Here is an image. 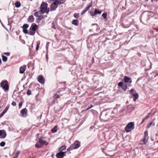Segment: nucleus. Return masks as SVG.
<instances>
[{"instance_id": "34", "label": "nucleus", "mask_w": 158, "mask_h": 158, "mask_svg": "<svg viewBox=\"0 0 158 158\" xmlns=\"http://www.w3.org/2000/svg\"><path fill=\"white\" fill-rule=\"evenodd\" d=\"M5 142H3V141L1 142L0 143V146H1V147H4L5 146Z\"/></svg>"}, {"instance_id": "15", "label": "nucleus", "mask_w": 158, "mask_h": 158, "mask_svg": "<svg viewBox=\"0 0 158 158\" xmlns=\"http://www.w3.org/2000/svg\"><path fill=\"white\" fill-rule=\"evenodd\" d=\"M27 112V110L26 108H24L22 109L20 111V113L23 116L24 114H26Z\"/></svg>"}, {"instance_id": "64", "label": "nucleus", "mask_w": 158, "mask_h": 158, "mask_svg": "<svg viewBox=\"0 0 158 158\" xmlns=\"http://www.w3.org/2000/svg\"><path fill=\"white\" fill-rule=\"evenodd\" d=\"M156 136H158V134H156Z\"/></svg>"}, {"instance_id": "26", "label": "nucleus", "mask_w": 158, "mask_h": 158, "mask_svg": "<svg viewBox=\"0 0 158 158\" xmlns=\"http://www.w3.org/2000/svg\"><path fill=\"white\" fill-rule=\"evenodd\" d=\"M51 131L53 133H55L57 131V127L56 126H55L54 127L52 128L51 130Z\"/></svg>"}, {"instance_id": "27", "label": "nucleus", "mask_w": 158, "mask_h": 158, "mask_svg": "<svg viewBox=\"0 0 158 158\" xmlns=\"http://www.w3.org/2000/svg\"><path fill=\"white\" fill-rule=\"evenodd\" d=\"M2 60L3 61L6 62L7 60V58L6 56H4V55H2Z\"/></svg>"}, {"instance_id": "30", "label": "nucleus", "mask_w": 158, "mask_h": 158, "mask_svg": "<svg viewBox=\"0 0 158 158\" xmlns=\"http://www.w3.org/2000/svg\"><path fill=\"white\" fill-rule=\"evenodd\" d=\"M142 141L143 142L141 143L142 144H145L146 143V141H147V140H146V138H145L144 137V138L142 140Z\"/></svg>"}, {"instance_id": "10", "label": "nucleus", "mask_w": 158, "mask_h": 158, "mask_svg": "<svg viewBox=\"0 0 158 158\" xmlns=\"http://www.w3.org/2000/svg\"><path fill=\"white\" fill-rule=\"evenodd\" d=\"M124 81L125 83H127L128 82H129L130 84L132 82V80L131 78L127 76H125L124 77Z\"/></svg>"}, {"instance_id": "50", "label": "nucleus", "mask_w": 158, "mask_h": 158, "mask_svg": "<svg viewBox=\"0 0 158 158\" xmlns=\"http://www.w3.org/2000/svg\"><path fill=\"white\" fill-rule=\"evenodd\" d=\"M57 3L58 4V5L59 4H63V2H60V1H59L58 0H57Z\"/></svg>"}, {"instance_id": "2", "label": "nucleus", "mask_w": 158, "mask_h": 158, "mask_svg": "<svg viewBox=\"0 0 158 158\" xmlns=\"http://www.w3.org/2000/svg\"><path fill=\"white\" fill-rule=\"evenodd\" d=\"M0 86L6 92L8 91L9 86L6 80L2 81L0 83Z\"/></svg>"}, {"instance_id": "54", "label": "nucleus", "mask_w": 158, "mask_h": 158, "mask_svg": "<svg viewBox=\"0 0 158 158\" xmlns=\"http://www.w3.org/2000/svg\"><path fill=\"white\" fill-rule=\"evenodd\" d=\"M46 57L47 60L48 59V52H46Z\"/></svg>"}, {"instance_id": "31", "label": "nucleus", "mask_w": 158, "mask_h": 158, "mask_svg": "<svg viewBox=\"0 0 158 158\" xmlns=\"http://www.w3.org/2000/svg\"><path fill=\"white\" fill-rule=\"evenodd\" d=\"M73 149H74V148H73V147L72 146V145H71L67 149V150L68 151H69Z\"/></svg>"}, {"instance_id": "12", "label": "nucleus", "mask_w": 158, "mask_h": 158, "mask_svg": "<svg viewBox=\"0 0 158 158\" xmlns=\"http://www.w3.org/2000/svg\"><path fill=\"white\" fill-rule=\"evenodd\" d=\"M26 65H24L21 66L19 69V72L20 73H23L26 69Z\"/></svg>"}, {"instance_id": "59", "label": "nucleus", "mask_w": 158, "mask_h": 158, "mask_svg": "<svg viewBox=\"0 0 158 158\" xmlns=\"http://www.w3.org/2000/svg\"><path fill=\"white\" fill-rule=\"evenodd\" d=\"M49 42H48L47 43V44H46V45H47L49 44Z\"/></svg>"}, {"instance_id": "33", "label": "nucleus", "mask_w": 158, "mask_h": 158, "mask_svg": "<svg viewBox=\"0 0 158 158\" xmlns=\"http://www.w3.org/2000/svg\"><path fill=\"white\" fill-rule=\"evenodd\" d=\"M102 16L104 19H106L107 17V14L106 13H103Z\"/></svg>"}, {"instance_id": "41", "label": "nucleus", "mask_w": 158, "mask_h": 158, "mask_svg": "<svg viewBox=\"0 0 158 158\" xmlns=\"http://www.w3.org/2000/svg\"><path fill=\"white\" fill-rule=\"evenodd\" d=\"M35 146L36 148H40L41 147V146L40 145H39L38 144H37V143L35 144Z\"/></svg>"}, {"instance_id": "46", "label": "nucleus", "mask_w": 158, "mask_h": 158, "mask_svg": "<svg viewBox=\"0 0 158 158\" xmlns=\"http://www.w3.org/2000/svg\"><path fill=\"white\" fill-rule=\"evenodd\" d=\"M135 90H134V89H131L130 91V92L132 94H133V92H135Z\"/></svg>"}, {"instance_id": "8", "label": "nucleus", "mask_w": 158, "mask_h": 158, "mask_svg": "<svg viewBox=\"0 0 158 158\" xmlns=\"http://www.w3.org/2000/svg\"><path fill=\"white\" fill-rule=\"evenodd\" d=\"M92 6V4H89L88 6L86 8H85V9L83 10L81 12V15H82L83 14L85 13L86 12H87L89 9L90 8V7Z\"/></svg>"}, {"instance_id": "20", "label": "nucleus", "mask_w": 158, "mask_h": 158, "mask_svg": "<svg viewBox=\"0 0 158 158\" xmlns=\"http://www.w3.org/2000/svg\"><path fill=\"white\" fill-rule=\"evenodd\" d=\"M102 11L101 10H99L96 9L94 11V14L95 15L98 14H100L101 13Z\"/></svg>"}, {"instance_id": "47", "label": "nucleus", "mask_w": 158, "mask_h": 158, "mask_svg": "<svg viewBox=\"0 0 158 158\" xmlns=\"http://www.w3.org/2000/svg\"><path fill=\"white\" fill-rule=\"evenodd\" d=\"M50 11V10H49V8H47V10H46V11L45 12V13L47 14H48V13H49V12Z\"/></svg>"}, {"instance_id": "18", "label": "nucleus", "mask_w": 158, "mask_h": 158, "mask_svg": "<svg viewBox=\"0 0 158 158\" xmlns=\"http://www.w3.org/2000/svg\"><path fill=\"white\" fill-rule=\"evenodd\" d=\"M57 7V6H55L51 4V6H50L51 11H52L53 10H55Z\"/></svg>"}, {"instance_id": "32", "label": "nucleus", "mask_w": 158, "mask_h": 158, "mask_svg": "<svg viewBox=\"0 0 158 158\" xmlns=\"http://www.w3.org/2000/svg\"><path fill=\"white\" fill-rule=\"evenodd\" d=\"M23 31L25 34H29L28 30L27 29H23Z\"/></svg>"}, {"instance_id": "48", "label": "nucleus", "mask_w": 158, "mask_h": 158, "mask_svg": "<svg viewBox=\"0 0 158 158\" xmlns=\"http://www.w3.org/2000/svg\"><path fill=\"white\" fill-rule=\"evenodd\" d=\"M19 153H20V152L19 151H18L15 154V155L16 156L18 157Z\"/></svg>"}, {"instance_id": "35", "label": "nucleus", "mask_w": 158, "mask_h": 158, "mask_svg": "<svg viewBox=\"0 0 158 158\" xmlns=\"http://www.w3.org/2000/svg\"><path fill=\"white\" fill-rule=\"evenodd\" d=\"M79 13H78V14L75 13L74 14L73 16H74V17L75 18H78L79 17Z\"/></svg>"}, {"instance_id": "11", "label": "nucleus", "mask_w": 158, "mask_h": 158, "mask_svg": "<svg viewBox=\"0 0 158 158\" xmlns=\"http://www.w3.org/2000/svg\"><path fill=\"white\" fill-rule=\"evenodd\" d=\"M2 135V136L1 137V138H4L6 137V134L5 131L4 130H0V136Z\"/></svg>"}, {"instance_id": "23", "label": "nucleus", "mask_w": 158, "mask_h": 158, "mask_svg": "<svg viewBox=\"0 0 158 158\" xmlns=\"http://www.w3.org/2000/svg\"><path fill=\"white\" fill-rule=\"evenodd\" d=\"M15 5L16 7L17 8H19L21 6V4L19 2L17 1L15 3Z\"/></svg>"}, {"instance_id": "22", "label": "nucleus", "mask_w": 158, "mask_h": 158, "mask_svg": "<svg viewBox=\"0 0 158 158\" xmlns=\"http://www.w3.org/2000/svg\"><path fill=\"white\" fill-rule=\"evenodd\" d=\"M38 18L37 19V20L39 21H40L41 20L43 19L45 17L44 16L42 15H39V16H38ZM45 17H47V16H46Z\"/></svg>"}, {"instance_id": "40", "label": "nucleus", "mask_w": 158, "mask_h": 158, "mask_svg": "<svg viewBox=\"0 0 158 158\" xmlns=\"http://www.w3.org/2000/svg\"><path fill=\"white\" fill-rule=\"evenodd\" d=\"M89 14L91 16H95V15L94 14V13L93 11H90Z\"/></svg>"}, {"instance_id": "44", "label": "nucleus", "mask_w": 158, "mask_h": 158, "mask_svg": "<svg viewBox=\"0 0 158 158\" xmlns=\"http://www.w3.org/2000/svg\"><path fill=\"white\" fill-rule=\"evenodd\" d=\"M148 135V132L147 131H145L144 132V136L145 138H146Z\"/></svg>"}, {"instance_id": "49", "label": "nucleus", "mask_w": 158, "mask_h": 158, "mask_svg": "<svg viewBox=\"0 0 158 158\" xmlns=\"http://www.w3.org/2000/svg\"><path fill=\"white\" fill-rule=\"evenodd\" d=\"M52 27L53 28L55 29V27L53 22L52 23Z\"/></svg>"}, {"instance_id": "58", "label": "nucleus", "mask_w": 158, "mask_h": 158, "mask_svg": "<svg viewBox=\"0 0 158 158\" xmlns=\"http://www.w3.org/2000/svg\"><path fill=\"white\" fill-rule=\"evenodd\" d=\"M93 107V106H92V105H91V106H90L89 107V108H90H90H91V107Z\"/></svg>"}, {"instance_id": "1", "label": "nucleus", "mask_w": 158, "mask_h": 158, "mask_svg": "<svg viewBox=\"0 0 158 158\" xmlns=\"http://www.w3.org/2000/svg\"><path fill=\"white\" fill-rule=\"evenodd\" d=\"M37 27L38 26L35 23H32L30 28V31L29 32V34L31 35H34Z\"/></svg>"}, {"instance_id": "56", "label": "nucleus", "mask_w": 158, "mask_h": 158, "mask_svg": "<svg viewBox=\"0 0 158 158\" xmlns=\"http://www.w3.org/2000/svg\"><path fill=\"white\" fill-rule=\"evenodd\" d=\"M17 157H18L16 156L15 155L13 158H17Z\"/></svg>"}, {"instance_id": "3", "label": "nucleus", "mask_w": 158, "mask_h": 158, "mask_svg": "<svg viewBox=\"0 0 158 158\" xmlns=\"http://www.w3.org/2000/svg\"><path fill=\"white\" fill-rule=\"evenodd\" d=\"M48 4L45 2H43L40 6V12L42 14L44 13L47 8Z\"/></svg>"}, {"instance_id": "51", "label": "nucleus", "mask_w": 158, "mask_h": 158, "mask_svg": "<svg viewBox=\"0 0 158 158\" xmlns=\"http://www.w3.org/2000/svg\"><path fill=\"white\" fill-rule=\"evenodd\" d=\"M11 104L13 106H16V103L15 102H14L12 103Z\"/></svg>"}, {"instance_id": "61", "label": "nucleus", "mask_w": 158, "mask_h": 158, "mask_svg": "<svg viewBox=\"0 0 158 158\" xmlns=\"http://www.w3.org/2000/svg\"><path fill=\"white\" fill-rule=\"evenodd\" d=\"M131 85V84H129V86H130Z\"/></svg>"}, {"instance_id": "36", "label": "nucleus", "mask_w": 158, "mask_h": 158, "mask_svg": "<svg viewBox=\"0 0 158 158\" xmlns=\"http://www.w3.org/2000/svg\"><path fill=\"white\" fill-rule=\"evenodd\" d=\"M122 88L124 91H125L127 89V85H124Z\"/></svg>"}, {"instance_id": "62", "label": "nucleus", "mask_w": 158, "mask_h": 158, "mask_svg": "<svg viewBox=\"0 0 158 158\" xmlns=\"http://www.w3.org/2000/svg\"><path fill=\"white\" fill-rule=\"evenodd\" d=\"M156 2H158V0H155Z\"/></svg>"}, {"instance_id": "37", "label": "nucleus", "mask_w": 158, "mask_h": 158, "mask_svg": "<svg viewBox=\"0 0 158 158\" xmlns=\"http://www.w3.org/2000/svg\"><path fill=\"white\" fill-rule=\"evenodd\" d=\"M27 95H30L31 94V91L30 90L28 89L27 92Z\"/></svg>"}, {"instance_id": "4", "label": "nucleus", "mask_w": 158, "mask_h": 158, "mask_svg": "<svg viewBox=\"0 0 158 158\" xmlns=\"http://www.w3.org/2000/svg\"><path fill=\"white\" fill-rule=\"evenodd\" d=\"M134 128V123L133 122H131L129 123L126 126L125 128L126 131L127 132H129L131 131L130 129H133Z\"/></svg>"}, {"instance_id": "45", "label": "nucleus", "mask_w": 158, "mask_h": 158, "mask_svg": "<svg viewBox=\"0 0 158 158\" xmlns=\"http://www.w3.org/2000/svg\"><path fill=\"white\" fill-rule=\"evenodd\" d=\"M4 54L7 56H9L10 54V53L9 52H4Z\"/></svg>"}, {"instance_id": "55", "label": "nucleus", "mask_w": 158, "mask_h": 158, "mask_svg": "<svg viewBox=\"0 0 158 158\" xmlns=\"http://www.w3.org/2000/svg\"><path fill=\"white\" fill-rule=\"evenodd\" d=\"M46 48L47 49V52H48V46L47 45H46Z\"/></svg>"}, {"instance_id": "6", "label": "nucleus", "mask_w": 158, "mask_h": 158, "mask_svg": "<svg viewBox=\"0 0 158 158\" xmlns=\"http://www.w3.org/2000/svg\"><path fill=\"white\" fill-rule=\"evenodd\" d=\"M71 145L73 148H74V149H77L80 146V143L78 141L76 140Z\"/></svg>"}, {"instance_id": "9", "label": "nucleus", "mask_w": 158, "mask_h": 158, "mask_svg": "<svg viewBox=\"0 0 158 158\" xmlns=\"http://www.w3.org/2000/svg\"><path fill=\"white\" fill-rule=\"evenodd\" d=\"M92 6V4H89L88 6L86 8H85V9L83 10L81 12V15H82L83 14L85 13L86 12H87L89 9L90 8V7Z\"/></svg>"}, {"instance_id": "16", "label": "nucleus", "mask_w": 158, "mask_h": 158, "mask_svg": "<svg viewBox=\"0 0 158 158\" xmlns=\"http://www.w3.org/2000/svg\"><path fill=\"white\" fill-rule=\"evenodd\" d=\"M34 18L32 15L30 16L28 19V21L30 22H32L34 21Z\"/></svg>"}, {"instance_id": "13", "label": "nucleus", "mask_w": 158, "mask_h": 158, "mask_svg": "<svg viewBox=\"0 0 158 158\" xmlns=\"http://www.w3.org/2000/svg\"><path fill=\"white\" fill-rule=\"evenodd\" d=\"M39 143L42 145L45 144V145H47L48 144V143L46 142L45 140H42L41 138L39 139Z\"/></svg>"}, {"instance_id": "38", "label": "nucleus", "mask_w": 158, "mask_h": 158, "mask_svg": "<svg viewBox=\"0 0 158 158\" xmlns=\"http://www.w3.org/2000/svg\"><path fill=\"white\" fill-rule=\"evenodd\" d=\"M123 83L122 82H120L118 84V86H121L122 87H123Z\"/></svg>"}, {"instance_id": "19", "label": "nucleus", "mask_w": 158, "mask_h": 158, "mask_svg": "<svg viewBox=\"0 0 158 158\" xmlns=\"http://www.w3.org/2000/svg\"><path fill=\"white\" fill-rule=\"evenodd\" d=\"M72 23L73 24L77 26L78 25V20L74 19L72 20Z\"/></svg>"}, {"instance_id": "28", "label": "nucleus", "mask_w": 158, "mask_h": 158, "mask_svg": "<svg viewBox=\"0 0 158 158\" xmlns=\"http://www.w3.org/2000/svg\"><path fill=\"white\" fill-rule=\"evenodd\" d=\"M29 27V25L28 24H24L23 26V29H27Z\"/></svg>"}, {"instance_id": "53", "label": "nucleus", "mask_w": 158, "mask_h": 158, "mask_svg": "<svg viewBox=\"0 0 158 158\" xmlns=\"http://www.w3.org/2000/svg\"><path fill=\"white\" fill-rule=\"evenodd\" d=\"M4 114V113L2 112V113L0 114V118H1Z\"/></svg>"}, {"instance_id": "7", "label": "nucleus", "mask_w": 158, "mask_h": 158, "mask_svg": "<svg viewBox=\"0 0 158 158\" xmlns=\"http://www.w3.org/2000/svg\"><path fill=\"white\" fill-rule=\"evenodd\" d=\"M38 81L41 84H43L44 82V77L42 75H40L38 76Z\"/></svg>"}, {"instance_id": "39", "label": "nucleus", "mask_w": 158, "mask_h": 158, "mask_svg": "<svg viewBox=\"0 0 158 158\" xmlns=\"http://www.w3.org/2000/svg\"><path fill=\"white\" fill-rule=\"evenodd\" d=\"M39 12H36L34 13V15L35 17H38L39 16Z\"/></svg>"}, {"instance_id": "14", "label": "nucleus", "mask_w": 158, "mask_h": 158, "mask_svg": "<svg viewBox=\"0 0 158 158\" xmlns=\"http://www.w3.org/2000/svg\"><path fill=\"white\" fill-rule=\"evenodd\" d=\"M132 95L134 96V98L133 99V101L135 102L136 100L139 98V95L136 92H135V94H132Z\"/></svg>"}, {"instance_id": "24", "label": "nucleus", "mask_w": 158, "mask_h": 158, "mask_svg": "<svg viewBox=\"0 0 158 158\" xmlns=\"http://www.w3.org/2000/svg\"><path fill=\"white\" fill-rule=\"evenodd\" d=\"M66 147L65 146L63 145L59 149V151L60 152H62V151L66 149Z\"/></svg>"}, {"instance_id": "25", "label": "nucleus", "mask_w": 158, "mask_h": 158, "mask_svg": "<svg viewBox=\"0 0 158 158\" xmlns=\"http://www.w3.org/2000/svg\"><path fill=\"white\" fill-rule=\"evenodd\" d=\"M9 106L8 105L7 106H6V107L5 108V110L2 112H3V113H4L5 114V113H6V112L9 109Z\"/></svg>"}, {"instance_id": "17", "label": "nucleus", "mask_w": 158, "mask_h": 158, "mask_svg": "<svg viewBox=\"0 0 158 158\" xmlns=\"http://www.w3.org/2000/svg\"><path fill=\"white\" fill-rule=\"evenodd\" d=\"M60 91H59L57 92V94H56L54 96V98H60V95H62L61 94H60Z\"/></svg>"}, {"instance_id": "57", "label": "nucleus", "mask_w": 158, "mask_h": 158, "mask_svg": "<svg viewBox=\"0 0 158 158\" xmlns=\"http://www.w3.org/2000/svg\"><path fill=\"white\" fill-rule=\"evenodd\" d=\"M90 109V108L89 107L86 109V110H88Z\"/></svg>"}, {"instance_id": "63", "label": "nucleus", "mask_w": 158, "mask_h": 158, "mask_svg": "<svg viewBox=\"0 0 158 158\" xmlns=\"http://www.w3.org/2000/svg\"><path fill=\"white\" fill-rule=\"evenodd\" d=\"M156 31H158V29H156Z\"/></svg>"}, {"instance_id": "60", "label": "nucleus", "mask_w": 158, "mask_h": 158, "mask_svg": "<svg viewBox=\"0 0 158 158\" xmlns=\"http://www.w3.org/2000/svg\"><path fill=\"white\" fill-rule=\"evenodd\" d=\"M1 59L0 58V64H1Z\"/></svg>"}, {"instance_id": "21", "label": "nucleus", "mask_w": 158, "mask_h": 158, "mask_svg": "<svg viewBox=\"0 0 158 158\" xmlns=\"http://www.w3.org/2000/svg\"><path fill=\"white\" fill-rule=\"evenodd\" d=\"M151 114V113H148V114L145 116L143 119L142 120V122H141V123H142L143 122V121H144V120H145V119H147L149 117V116Z\"/></svg>"}, {"instance_id": "5", "label": "nucleus", "mask_w": 158, "mask_h": 158, "mask_svg": "<svg viewBox=\"0 0 158 158\" xmlns=\"http://www.w3.org/2000/svg\"><path fill=\"white\" fill-rule=\"evenodd\" d=\"M66 152H60L56 154V156L57 158H63L66 155Z\"/></svg>"}, {"instance_id": "43", "label": "nucleus", "mask_w": 158, "mask_h": 158, "mask_svg": "<svg viewBox=\"0 0 158 158\" xmlns=\"http://www.w3.org/2000/svg\"><path fill=\"white\" fill-rule=\"evenodd\" d=\"M23 105V102H20L19 103V108H21Z\"/></svg>"}, {"instance_id": "42", "label": "nucleus", "mask_w": 158, "mask_h": 158, "mask_svg": "<svg viewBox=\"0 0 158 158\" xmlns=\"http://www.w3.org/2000/svg\"><path fill=\"white\" fill-rule=\"evenodd\" d=\"M153 123L152 122H150L148 125L147 126V128H149V127H151V126H152V125Z\"/></svg>"}, {"instance_id": "52", "label": "nucleus", "mask_w": 158, "mask_h": 158, "mask_svg": "<svg viewBox=\"0 0 158 158\" xmlns=\"http://www.w3.org/2000/svg\"><path fill=\"white\" fill-rule=\"evenodd\" d=\"M39 45L38 44H37L36 48V51H37L39 49Z\"/></svg>"}, {"instance_id": "29", "label": "nucleus", "mask_w": 158, "mask_h": 158, "mask_svg": "<svg viewBox=\"0 0 158 158\" xmlns=\"http://www.w3.org/2000/svg\"><path fill=\"white\" fill-rule=\"evenodd\" d=\"M57 0H56L55 1H54L52 4V5H54L55 6H57V7L58 6V4L57 3Z\"/></svg>"}]
</instances>
